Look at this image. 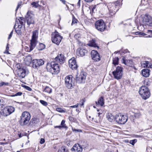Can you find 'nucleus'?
Returning a JSON list of instances; mask_svg holds the SVG:
<instances>
[{"label":"nucleus","mask_w":152,"mask_h":152,"mask_svg":"<svg viewBox=\"0 0 152 152\" xmlns=\"http://www.w3.org/2000/svg\"><path fill=\"white\" fill-rule=\"evenodd\" d=\"M25 23L24 18L23 17H20L19 19H16L14 27L15 28V31L18 34H21L22 33V26L24 25Z\"/></svg>","instance_id":"f257e3e1"},{"label":"nucleus","mask_w":152,"mask_h":152,"mask_svg":"<svg viewBox=\"0 0 152 152\" xmlns=\"http://www.w3.org/2000/svg\"><path fill=\"white\" fill-rule=\"evenodd\" d=\"M47 69L48 71L50 72L53 75L58 74L60 71L58 64L54 61L51 62L50 65H48Z\"/></svg>","instance_id":"f03ea898"},{"label":"nucleus","mask_w":152,"mask_h":152,"mask_svg":"<svg viewBox=\"0 0 152 152\" xmlns=\"http://www.w3.org/2000/svg\"><path fill=\"white\" fill-rule=\"evenodd\" d=\"M138 92L142 99L145 100L148 98L150 96L149 89L144 86H142L140 88Z\"/></svg>","instance_id":"7ed1b4c3"},{"label":"nucleus","mask_w":152,"mask_h":152,"mask_svg":"<svg viewBox=\"0 0 152 152\" xmlns=\"http://www.w3.org/2000/svg\"><path fill=\"white\" fill-rule=\"evenodd\" d=\"M31 115L30 113L27 111L23 112L20 117V123L21 125L27 124L31 118Z\"/></svg>","instance_id":"20e7f679"},{"label":"nucleus","mask_w":152,"mask_h":152,"mask_svg":"<svg viewBox=\"0 0 152 152\" xmlns=\"http://www.w3.org/2000/svg\"><path fill=\"white\" fill-rule=\"evenodd\" d=\"M127 120V116L121 113L117 114L115 116V120L119 124H124L126 122Z\"/></svg>","instance_id":"39448f33"},{"label":"nucleus","mask_w":152,"mask_h":152,"mask_svg":"<svg viewBox=\"0 0 152 152\" xmlns=\"http://www.w3.org/2000/svg\"><path fill=\"white\" fill-rule=\"evenodd\" d=\"M74 79H73L72 75L66 76L65 78V84L67 88L71 89L74 86Z\"/></svg>","instance_id":"423d86ee"},{"label":"nucleus","mask_w":152,"mask_h":152,"mask_svg":"<svg viewBox=\"0 0 152 152\" xmlns=\"http://www.w3.org/2000/svg\"><path fill=\"white\" fill-rule=\"evenodd\" d=\"M62 38V37L56 31V32L52 34L51 37L52 41L53 42L57 45L59 44Z\"/></svg>","instance_id":"0eeeda50"},{"label":"nucleus","mask_w":152,"mask_h":152,"mask_svg":"<svg viewBox=\"0 0 152 152\" xmlns=\"http://www.w3.org/2000/svg\"><path fill=\"white\" fill-rule=\"evenodd\" d=\"M95 25L96 29L101 32H103L104 31L106 27L104 21L102 20L96 21L95 23Z\"/></svg>","instance_id":"6e6552de"},{"label":"nucleus","mask_w":152,"mask_h":152,"mask_svg":"<svg viewBox=\"0 0 152 152\" xmlns=\"http://www.w3.org/2000/svg\"><path fill=\"white\" fill-rule=\"evenodd\" d=\"M15 111L14 107L10 106L5 107L3 109H1V114L4 116L9 115Z\"/></svg>","instance_id":"1a4fd4ad"},{"label":"nucleus","mask_w":152,"mask_h":152,"mask_svg":"<svg viewBox=\"0 0 152 152\" xmlns=\"http://www.w3.org/2000/svg\"><path fill=\"white\" fill-rule=\"evenodd\" d=\"M142 21L143 24L152 26V18L149 15L146 14L142 17Z\"/></svg>","instance_id":"9d476101"},{"label":"nucleus","mask_w":152,"mask_h":152,"mask_svg":"<svg viewBox=\"0 0 152 152\" xmlns=\"http://www.w3.org/2000/svg\"><path fill=\"white\" fill-rule=\"evenodd\" d=\"M122 69L121 66H118L116 70L113 72L114 78L117 79H120L122 75Z\"/></svg>","instance_id":"9b49d317"},{"label":"nucleus","mask_w":152,"mask_h":152,"mask_svg":"<svg viewBox=\"0 0 152 152\" xmlns=\"http://www.w3.org/2000/svg\"><path fill=\"white\" fill-rule=\"evenodd\" d=\"M27 24L28 26L34 23V15L31 11H28L26 18Z\"/></svg>","instance_id":"f8f14e48"},{"label":"nucleus","mask_w":152,"mask_h":152,"mask_svg":"<svg viewBox=\"0 0 152 152\" xmlns=\"http://www.w3.org/2000/svg\"><path fill=\"white\" fill-rule=\"evenodd\" d=\"M18 75L20 78H24L26 74H28V71L23 68L19 67L17 71Z\"/></svg>","instance_id":"ddd939ff"},{"label":"nucleus","mask_w":152,"mask_h":152,"mask_svg":"<svg viewBox=\"0 0 152 152\" xmlns=\"http://www.w3.org/2000/svg\"><path fill=\"white\" fill-rule=\"evenodd\" d=\"M44 63V61L42 59H34L32 62V66L34 68H37L43 65Z\"/></svg>","instance_id":"4468645a"},{"label":"nucleus","mask_w":152,"mask_h":152,"mask_svg":"<svg viewBox=\"0 0 152 152\" xmlns=\"http://www.w3.org/2000/svg\"><path fill=\"white\" fill-rule=\"evenodd\" d=\"M69 67L72 70H76L78 67L75 59L74 57L72 58L69 61Z\"/></svg>","instance_id":"2eb2a0df"},{"label":"nucleus","mask_w":152,"mask_h":152,"mask_svg":"<svg viewBox=\"0 0 152 152\" xmlns=\"http://www.w3.org/2000/svg\"><path fill=\"white\" fill-rule=\"evenodd\" d=\"M86 75L85 73L81 72L78 77L75 78L76 80L79 83H84L85 82Z\"/></svg>","instance_id":"dca6fc26"},{"label":"nucleus","mask_w":152,"mask_h":152,"mask_svg":"<svg viewBox=\"0 0 152 152\" xmlns=\"http://www.w3.org/2000/svg\"><path fill=\"white\" fill-rule=\"evenodd\" d=\"M91 56L93 60L98 61L100 60V57L98 52L95 50H92L91 52Z\"/></svg>","instance_id":"f3484780"},{"label":"nucleus","mask_w":152,"mask_h":152,"mask_svg":"<svg viewBox=\"0 0 152 152\" xmlns=\"http://www.w3.org/2000/svg\"><path fill=\"white\" fill-rule=\"evenodd\" d=\"M65 57L62 54H58L55 58V60L57 62L59 63L60 64L64 63L65 61Z\"/></svg>","instance_id":"a211bd4d"},{"label":"nucleus","mask_w":152,"mask_h":152,"mask_svg":"<svg viewBox=\"0 0 152 152\" xmlns=\"http://www.w3.org/2000/svg\"><path fill=\"white\" fill-rule=\"evenodd\" d=\"M88 51L86 49L83 48H79L76 51V53L78 56H86L87 53Z\"/></svg>","instance_id":"6ab92c4d"},{"label":"nucleus","mask_w":152,"mask_h":152,"mask_svg":"<svg viewBox=\"0 0 152 152\" xmlns=\"http://www.w3.org/2000/svg\"><path fill=\"white\" fill-rule=\"evenodd\" d=\"M71 150L75 152H82L83 149L82 147L79 144H76L74 145Z\"/></svg>","instance_id":"aec40b11"},{"label":"nucleus","mask_w":152,"mask_h":152,"mask_svg":"<svg viewBox=\"0 0 152 152\" xmlns=\"http://www.w3.org/2000/svg\"><path fill=\"white\" fill-rule=\"evenodd\" d=\"M118 9L119 8L118 5L116 4H114V6H113L109 9L110 14L111 15H112L115 14Z\"/></svg>","instance_id":"412c9836"},{"label":"nucleus","mask_w":152,"mask_h":152,"mask_svg":"<svg viewBox=\"0 0 152 152\" xmlns=\"http://www.w3.org/2000/svg\"><path fill=\"white\" fill-rule=\"evenodd\" d=\"M37 42V40L31 39L30 45L29 46V47H30V50H33Z\"/></svg>","instance_id":"4be33fe9"},{"label":"nucleus","mask_w":152,"mask_h":152,"mask_svg":"<svg viewBox=\"0 0 152 152\" xmlns=\"http://www.w3.org/2000/svg\"><path fill=\"white\" fill-rule=\"evenodd\" d=\"M128 61L129 63H132V61L131 60H125V59H123V63L125 65H127L128 66H129L131 67H132V68L134 69L135 70H136L137 68H136V67L134 66L133 65H132V64H130L129 63H127L128 62Z\"/></svg>","instance_id":"5701e85b"},{"label":"nucleus","mask_w":152,"mask_h":152,"mask_svg":"<svg viewBox=\"0 0 152 152\" xmlns=\"http://www.w3.org/2000/svg\"><path fill=\"white\" fill-rule=\"evenodd\" d=\"M38 32L37 30L32 31V35L31 39L37 40L38 37Z\"/></svg>","instance_id":"b1692460"},{"label":"nucleus","mask_w":152,"mask_h":152,"mask_svg":"<svg viewBox=\"0 0 152 152\" xmlns=\"http://www.w3.org/2000/svg\"><path fill=\"white\" fill-rule=\"evenodd\" d=\"M150 70L148 69H143L142 71V75L145 77H148L150 75Z\"/></svg>","instance_id":"393cba45"},{"label":"nucleus","mask_w":152,"mask_h":152,"mask_svg":"<svg viewBox=\"0 0 152 152\" xmlns=\"http://www.w3.org/2000/svg\"><path fill=\"white\" fill-rule=\"evenodd\" d=\"M88 45L89 46L95 48H99L97 44L96 43L95 40L94 39H92L90 41L88 44Z\"/></svg>","instance_id":"a878e982"},{"label":"nucleus","mask_w":152,"mask_h":152,"mask_svg":"<svg viewBox=\"0 0 152 152\" xmlns=\"http://www.w3.org/2000/svg\"><path fill=\"white\" fill-rule=\"evenodd\" d=\"M95 102L97 105H99L101 106H103L104 104L103 97H101L99 98L98 102Z\"/></svg>","instance_id":"bb28decb"},{"label":"nucleus","mask_w":152,"mask_h":152,"mask_svg":"<svg viewBox=\"0 0 152 152\" xmlns=\"http://www.w3.org/2000/svg\"><path fill=\"white\" fill-rule=\"evenodd\" d=\"M107 118L110 122H112L115 120V116L114 117L112 114L109 113L107 115Z\"/></svg>","instance_id":"cd10ccee"},{"label":"nucleus","mask_w":152,"mask_h":152,"mask_svg":"<svg viewBox=\"0 0 152 152\" xmlns=\"http://www.w3.org/2000/svg\"><path fill=\"white\" fill-rule=\"evenodd\" d=\"M141 64L142 67L149 68L151 66V63L148 61H146L142 63Z\"/></svg>","instance_id":"c85d7f7f"},{"label":"nucleus","mask_w":152,"mask_h":152,"mask_svg":"<svg viewBox=\"0 0 152 152\" xmlns=\"http://www.w3.org/2000/svg\"><path fill=\"white\" fill-rule=\"evenodd\" d=\"M45 48V45L44 44L42 43H39V45L37 46V48L38 50H43Z\"/></svg>","instance_id":"c756f323"},{"label":"nucleus","mask_w":152,"mask_h":152,"mask_svg":"<svg viewBox=\"0 0 152 152\" xmlns=\"http://www.w3.org/2000/svg\"><path fill=\"white\" fill-rule=\"evenodd\" d=\"M39 121V119L37 118H32L31 120V123H32V125H34L37 124Z\"/></svg>","instance_id":"7c9ffc66"},{"label":"nucleus","mask_w":152,"mask_h":152,"mask_svg":"<svg viewBox=\"0 0 152 152\" xmlns=\"http://www.w3.org/2000/svg\"><path fill=\"white\" fill-rule=\"evenodd\" d=\"M119 58L118 57H115L113 58V64L114 65H118V64Z\"/></svg>","instance_id":"2f4dec72"},{"label":"nucleus","mask_w":152,"mask_h":152,"mask_svg":"<svg viewBox=\"0 0 152 152\" xmlns=\"http://www.w3.org/2000/svg\"><path fill=\"white\" fill-rule=\"evenodd\" d=\"M68 150L65 147H61L58 151V152H67Z\"/></svg>","instance_id":"473e14b6"},{"label":"nucleus","mask_w":152,"mask_h":152,"mask_svg":"<svg viewBox=\"0 0 152 152\" xmlns=\"http://www.w3.org/2000/svg\"><path fill=\"white\" fill-rule=\"evenodd\" d=\"M38 2H33L31 3V4L33 5V7H35V8H37L39 7H40V6L38 4Z\"/></svg>","instance_id":"72a5a7b5"},{"label":"nucleus","mask_w":152,"mask_h":152,"mask_svg":"<svg viewBox=\"0 0 152 152\" xmlns=\"http://www.w3.org/2000/svg\"><path fill=\"white\" fill-rule=\"evenodd\" d=\"M56 110L60 113H65L66 112L65 110H64L61 108H56Z\"/></svg>","instance_id":"f704fd0d"},{"label":"nucleus","mask_w":152,"mask_h":152,"mask_svg":"<svg viewBox=\"0 0 152 152\" xmlns=\"http://www.w3.org/2000/svg\"><path fill=\"white\" fill-rule=\"evenodd\" d=\"M77 20L75 18L74 16L73 15V17H72V25L73 24L77 23Z\"/></svg>","instance_id":"c9c22d12"},{"label":"nucleus","mask_w":152,"mask_h":152,"mask_svg":"<svg viewBox=\"0 0 152 152\" xmlns=\"http://www.w3.org/2000/svg\"><path fill=\"white\" fill-rule=\"evenodd\" d=\"M40 102L43 105L45 106H46L48 105V104L47 102L43 100H40Z\"/></svg>","instance_id":"e433bc0d"},{"label":"nucleus","mask_w":152,"mask_h":152,"mask_svg":"<svg viewBox=\"0 0 152 152\" xmlns=\"http://www.w3.org/2000/svg\"><path fill=\"white\" fill-rule=\"evenodd\" d=\"M8 83L0 81V87H1L4 85H5V86H8Z\"/></svg>","instance_id":"4c0bfd02"},{"label":"nucleus","mask_w":152,"mask_h":152,"mask_svg":"<svg viewBox=\"0 0 152 152\" xmlns=\"http://www.w3.org/2000/svg\"><path fill=\"white\" fill-rule=\"evenodd\" d=\"M22 93L21 92H18L15 94L11 95V96L14 97L17 96H20L22 94Z\"/></svg>","instance_id":"58836bf2"},{"label":"nucleus","mask_w":152,"mask_h":152,"mask_svg":"<svg viewBox=\"0 0 152 152\" xmlns=\"http://www.w3.org/2000/svg\"><path fill=\"white\" fill-rule=\"evenodd\" d=\"M150 82L148 80H145L144 81V83L145 85L149 86L150 84Z\"/></svg>","instance_id":"ea45409f"},{"label":"nucleus","mask_w":152,"mask_h":152,"mask_svg":"<svg viewBox=\"0 0 152 152\" xmlns=\"http://www.w3.org/2000/svg\"><path fill=\"white\" fill-rule=\"evenodd\" d=\"M4 106V102L2 100L0 99V110L3 108Z\"/></svg>","instance_id":"a19ab883"},{"label":"nucleus","mask_w":152,"mask_h":152,"mask_svg":"<svg viewBox=\"0 0 152 152\" xmlns=\"http://www.w3.org/2000/svg\"><path fill=\"white\" fill-rule=\"evenodd\" d=\"M134 116L136 118H139L141 114L140 112L135 113L134 114Z\"/></svg>","instance_id":"79ce46f5"},{"label":"nucleus","mask_w":152,"mask_h":152,"mask_svg":"<svg viewBox=\"0 0 152 152\" xmlns=\"http://www.w3.org/2000/svg\"><path fill=\"white\" fill-rule=\"evenodd\" d=\"M137 142V140L134 139L130 141L129 143L132 145H134V144Z\"/></svg>","instance_id":"37998d69"},{"label":"nucleus","mask_w":152,"mask_h":152,"mask_svg":"<svg viewBox=\"0 0 152 152\" xmlns=\"http://www.w3.org/2000/svg\"><path fill=\"white\" fill-rule=\"evenodd\" d=\"M85 98L82 99L80 101V102L79 104L81 106L83 105L84 102H85Z\"/></svg>","instance_id":"c03bdc74"},{"label":"nucleus","mask_w":152,"mask_h":152,"mask_svg":"<svg viewBox=\"0 0 152 152\" xmlns=\"http://www.w3.org/2000/svg\"><path fill=\"white\" fill-rule=\"evenodd\" d=\"M65 121L64 120H62L61 123V126L62 128H66V126H65Z\"/></svg>","instance_id":"a18cd8bd"},{"label":"nucleus","mask_w":152,"mask_h":152,"mask_svg":"<svg viewBox=\"0 0 152 152\" xmlns=\"http://www.w3.org/2000/svg\"><path fill=\"white\" fill-rule=\"evenodd\" d=\"M23 87L27 90H28L29 91H31L32 90L31 88L28 86L24 85Z\"/></svg>","instance_id":"49530a36"},{"label":"nucleus","mask_w":152,"mask_h":152,"mask_svg":"<svg viewBox=\"0 0 152 152\" xmlns=\"http://www.w3.org/2000/svg\"><path fill=\"white\" fill-rule=\"evenodd\" d=\"M72 130L73 132H82V131L80 129H72Z\"/></svg>","instance_id":"de8ad7c7"},{"label":"nucleus","mask_w":152,"mask_h":152,"mask_svg":"<svg viewBox=\"0 0 152 152\" xmlns=\"http://www.w3.org/2000/svg\"><path fill=\"white\" fill-rule=\"evenodd\" d=\"M25 50L28 52H30L32 50H30V47H29V48L28 47H26L25 48Z\"/></svg>","instance_id":"09e8293b"},{"label":"nucleus","mask_w":152,"mask_h":152,"mask_svg":"<svg viewBox=\"0 0 152 152\" xmlns=\"http://www.w3.org/2000/svg\"><path fill=\"white\" fill-rule=\"evenodd\" d=\"M136 33H138V34H140V35L144 36H145V35H146V34L145 33H143V32H136Z\"/></svg>","instance_id":"8fccbe9b"},{"label":"nucleus","mask_w":152,"mask_h":152,"mask_svg":"<svg viewBox=\"0 0 152 152\" xmlns=\"http://www.w3.org/2000/svg\"><path fill=\"white\" fill-rule=\"evenodd\" d=\"M80 35L79 34H76L75 35L74 37L76 39H77L78 38L80 37Z\"/></svg>","instance_id":"3c124183"},{"label":"nucleus","mask_w":152,"mask_h":152,"mask_svg":"<svg viewBox=\"0 0 152 152\" xmlns=\"http://www.w3.org/2000/svg\"><path fill=\"white\" fill-rule=\"evenodd\" d=\"M22 2H19L17 6V8L16 9V11H17L18 10V8L20 6H21V5L22 4Z\"/></svg>","instance_id":"603ef678"},{"label":"nucleus","mask_w":152,"mask_h":152,"mask_svg":"<svg viewBox=\"0 0 152 152\" xmlns=\"http://www.w3.org/2000/svg\"><path fill=\"white\" fill-rule=\"evenodd\" d=\"M13 34V31L12 30V31L11 32L10 34L9 35V37L8 38V39H10L11 38Z\"/></svg>","instance_id":"864d4df0"},{"label":"nucleus","mask_w":152,"mask_h":152,"mask_svg":"<svg viewBox=\"0 0 152 152\" xmlns=\"http://www.w3.org/2000/svg\"><path fill=\"white\" fill-rule=\"evenodd\" d=\"M27 58L29 60V62H31L32 59V57L31 56H29L27 57Z\"/></svg>","instance_id":"5fc2aeb1"},{"label":"nucleus","mask_w":152,"mask_h":152,"mask_svg":"<svg viewBox=\"0 0 152 152\" xmlns=\"http://www.w3.org/2000/svg\"><path fill=\"white\" fill-rule=\"evenodd\" d=\"M78 105H79V104L77 103V104H76L75 105L70 106V107H72V108H76V107H78Z\"/></svg>","instance_id":"6e6d98bb"},{"label":"nucleus","mask_w":152,"mask_h":152,"mask_svg":"<svg viewBox=\"0 0 152 152\" xmlns=\"http://www.w3.org/2000/svg\"><path fill=\"white\" fill-rule=\"evenodd\" d=\"M45 142V140L43 138H41L40 141L41 144H43Z\"/></svg>","instance_id":"4d7b16f0"},{"label":"nucleus","mask_w":152,"mask_h":152,"mask_svg":"<svg viewBox=\"0 0 152 152\" xmlns=\"http://www.w3.org/2000/svg\"><path fill=\"white\" fill-rule=\"evenodd\" d=\"M147 33L152 35V30H147Z\"/></svg>","instance_id":"13d9d810"},{"label":"nucleus","mask_w":152,"mask_h":152,"mask_svg":"<svg viewBox=\"0 0 152 152\" xmlns=\"http://www.w3.org/2000/svg\"><path fill=\"white\" fill-rule=\"evenodd\" d=\"M16 67L17 68V69H18L17 70L18 71V68L19 67L22 68L21 66H20V64H16Z\"/></svg>","instance_id":"bf43d9fd"},{"label":"nucleus","mask_w":152,"mask_h":152,"mask_svg":"<svg viewBox=\"0 0 152 152\" xmlns=\"http://www.w3.org/2000/svg\"><path fill=\"white\" fill-rule=\"evenodd\" d=\"M85 1L88 3H90L92 2L94 0H84Z\"/></svg>","instance_id":"052dcab7"},{"label":"nucleus","mask_w":152,"mask_h":152,"mask_svg":"<svg viewBox=\"0 0 152 152\" xmlns=\"http://www.w3.org/2000/svg\"><path fill=\"white\" fill-rule=\"evenodd\" d=\"M6 49V51H7V53L9 54L8 51V50L9 49V47L8 46V44L7 45Z\"/></svg>","instance_id":"680f3d73"},{"label":"nucleus","mask_w":152,"mask_h":152,"mask_svg":"<svg viewBox=\"0 0 152 152\" xmlns=\"http://www.w3.org/2000/svg\"><path fill=\"white\" fill-rule=\"evenodd\" d=\"M7 144V142H0V144L1 145H4V144Z\"/></svg>","instance_id":"e2e57ef3"},{"label":"nucleus","mask_w":152,"mask_h":152,"mask_svg":"<svg viewBox=\"0 0 152 152\" xmlns=\"http://www.w3.org/2000/svg\"><path fill=\"white\" fill-rule=\"evenodd\" d=\"M80 0H79L78 1L77 4V5L79 7H80Z\"/></svg>","instance_id":"0e129e2a"},{"label":"nucleus","mask_w":152,"mask_h":152,"mask_svg":"<svg viewBox=\"0 0 152 152\" xmlns=\"http://www.w3.org/2000/svg\"><path fill=\"white\" fill-rule=\"evenodd\" d=\"M55 128H58L59 129H61L62 128V126H55Z\"/></svg>","instance_id":"69168bd1"},{"label":"nucleus","mask_w":152,"mask_h":152,"mask_svg":"<svg viewBox=\"0 0 152 152\" xmlns=\"http://www.w3.org/2000/svg\"><path fill=\"white\" fill-rule=\"evenodd\" d=\"M128 52V50L127 49H126V50H124V51H123V53H127Z\"/></svg>","instance_id":"338daca9"},{"label":"nucleus","mask_w":152,"mask_h":152,"mask_svg":"<svg viewBox=\"0 0 152 152\" xmlns=\"http://www.w3.org/2000/svg\"><path fill=\"white\" fill-rule=\"evenodd\" d=\"M69 119L70 121H72L73 120V118L72 117H69Z\"/></svg>","instance_id":"774afa93"}]
</instances>
